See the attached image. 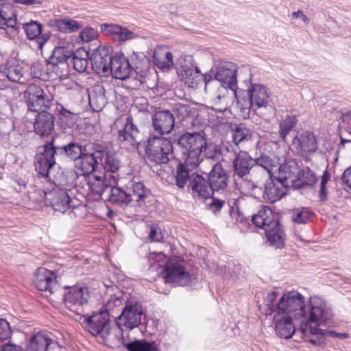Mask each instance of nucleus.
<instances>
[{"instance_id":"nucleus-1","label":"nucleus","mask_w":351,"mask_h":351,"mask_svg":"<svg viewBox=\"0 0 351 351\" xmlns=\"http://www.w3.org/2000/svg\"><path fill=\"white\" fill-rule=\"evenodd\" d=\"M308 311L300 322L298 331L305 343H311L319 335V330L327 327L332 322L334 313L332 308L327 305L325 299L315 296L310 297L307 301Z\"/></svg>"},{"instance_id":"nucleus-2","label":"nucleus","mask_w":351,"mask_h":351,"mask_svg":"<svg viewBox=\"0 0 351 351\" xmlns=\"http://www.w3.org/2000/svg\"><path fill=\"white\" fill-rule=\"evenodd\" d=\"M273 219L256 221L251 219L252 225L248 219L243 215V226L250 229L252 232L260 234L265 240V243L276 250H282L286 247L287 234L285 227L272 224Z\"/></svg>"},{"instance_id":"nucleus-3","label":"nucleus","mask_w":351,"mask_h":351,"mask_svg":"<svg viewBox=\"0 0 351 351\" xmlns=\"http://www.w3.org/2000/svg\"><path fill=\"white\" fill-rule=\"evenodd\" d=\"M243 84L245 86V89H243V101H247L249 104L248 108L243 106V120L250 117L251 111L256 112L258 109L266 108L269 104V99L271 93L269 88L264 84L251 81L248 80H243Z\"/></svg>"},{"instance_id":"nucleus-4","label":"nucleus","mask_w":351,"mask_h":351,"mask_svg":"<svg viewBox=\"0 0 351 351\" xmlns=\"http://www.w3.org/2000/svg\"><path fill=\"white\" fill-rule=\"evenodd\" d=\"M193 169L191 167H184L182 166L181 163L179 164L176 169V185L180 189H184L188 181V189L191 190L193 194L204 198L212 197L208 179L199 174L191 172Z\"/></svg>"},{"instance_id":"nucleus-5","label":"nucleus","mask_w":351,"mask_h":351,"mask_svg":"<svg viewBox=\"0 0 351 351\" xmlns=\"http://www.w3.org/2000/svg\"><path fill=\"white\" fill-rule=\"evenodd\" d=\"M178 145L187 152L184 163L182 166L195 169L202 161V151L206 145V138L201 132H186L178 139Z\"/></svg>"},{"instance_id":"nucleus-6","label":"nucleus","mask_w":351,"mask_h":351,"mask_svg":"<svg viewBox=\"0 0 351 351\" xmlns=\"http://www.w3.org/2000/svg\"><path fill=\"white\" fill-rule=\"evenodd\" d=\"M307 302L298 290L285 291L277 302V314L289 315L293 319L301 320L306 315Z\"/></svg>"},{"instance_id":"nucleus-7","label":"nucleus","mask_w":351,"mask_h":351,"mask_svg":"<svg viewBox=\"0 0 351 351\" xmlns=\"http://www.w3.org/2000/svg\"><path fill=\"white\" fill-rule=\"evenodd\" d=\"M147 159L156 164H166L173 155V145L171 141L163 136H149L145 149Z\"/></svg>"},{"instance_id":"nucleus-8","label":"nucleus","mask_w":351,"mask_h":351,"mask_svg":"<svg viewBox=\"0 0 351 351\" xmlns=\"http://www.w3.org/2000/svg\"><path fill=\"white\" fill-rule=\"evenodd\" d=\"M79 320L90 334L104 341L111 332V323L108 313L99 311L88 317H85L84 314Z\"/></svg>"},{"instance_id":"nucleus-9","label":"nucleus","mask_w":351,"mask_h":351,"mask_svg":"<svg viewBox=\"0 0 351 351\" xmlns=\"http://www.w3.org/2000/svg\"><path fill=\"white\" fill-rule=\"evenodd\" d=\"M29 111L38 112L50 108L53 96L47 95L44 90L34 84H29L23 93Z\"/></svg>"},{"instance_id":"nucleus-10","label":"nucleus","mask_w":351,"mask_h":351,"mask_svg":"<svg viewBox=\"0 0 351 351\" xmlns=\"http://www.w3.org/2000/svg\"><path fill=\"white\" fill-rule=\"evenodd\" d=\"M143 315L141 303L136 299H130L127 301L121 314L117 317V326L120 329L122 326L133 329L141 324Z\"/></svg>"},{"instance_id":"nucleus-11","label":"nucleus","mask_w":351,"mask_h":351,"mask_svg":"<svg viewBox=\"0 0 351 351\" xmlns=\"http://www.w3.org/2000/svg\"><path fill=\"white\" fill-rule=\"evenodd\" d=\"M89 298L87 287L73 286L64 293L63 300L65 306L80 317L84 314V308Z\"/></svg>"},{"instance_id":"nucleus-12","label":"nucleus","mask_w":351,"mask_h":351,"mask_svg":"<svg viewBox=\"0 0 351 351\" xmlns=\"http://www.w3.org/2000/svg\"><path fill=\"white\" fill-rule=\"evenodd\" d=\"M70 51L62 47L55 48L50 56L47 70L54 73L57 77L66 78L69 75Z\"/></svg>"},{"instance_id":"nucleus-13","label":"nucleus","mask_w":351,"mask_h":351,"mask_svg":"<svg viewBox=\"0 0 351 351\" xmlns=\"http://www.w3.org/2000/svg\"><path fill=\"white\" fill-rule=\"evenodd\" d=\"M175 125V117L169 110L156 111L152 115V127L149 136H160L170 134Z\"/></svg>"},{"instance_id":"nucleus-14","label":"nucleus","mask_w":351,"mask_h":351,"mask_svg":"<svg viewBox=\"0 0 351 351\" xmlns=\"http://www.w3.org/2000/svg\"><path fill=\"white\" fill-rule=\"evenodd\" d=\"M181 67L180 75L182 80L191 88H194L202 81L203 76L197 66L193 64V58L191 56H186L178 60Z\"/></svg>"},{"instance_id":"nucleus-15","label":"nucleus","mask_w":351,"mask_h":351,"mask_svg":"<svg viewBox=\"0 0 351 351\" xmlns=\"http://www.w3.org/2000/svg\"><path fill=\"white\" fill-rule=\"evenodd\" d=\"M293 317L285 314H277L273 316L274 329L276 335L285 340H289L298 330V327L293 322Z\"/></svg>"},{"instance_id":"nucleus-16","label":"nucleus","mask_w":351,"mask_h":351,"mask_svg":"<svg viewBox=\"0 0 351 351\" xmlns=\"http://www.w3.org/2000/svg\"><path fill=\"white\" fill-rule=\"evenodd\" d=\"M237 65L232 62L221 63L216 69L215 79L220 82L222 86L230 88L237 99Z\"/></svg>"},{"instance_id":"nucleus-17","label":"nucleus","mask_w":351,"mask_h":351,"mask_svg":"<svg viewBox=\"0 0 351 351\" xmlns=\"http://www.w3.org/2000/svg\"><path fill=\"white\" fill-rule=\"evenodd\" d=\"M97 148V145H93L92 152H88L86 149L82 156L74 162L75 171L78 176H86L95 171L99 159Z\"/></svg>"},{"instance_id":"nucleus-18","label":"nucleus","mask_w":351,"mask_h":351,"mask_svg":"<svg viewBox=\"0 0 351 351\" xmlns=\"http://www.w3.org/2000/svg\"><path fill=\"white\" fill-rule=\"evenodd\" d=\"M58 160L53 149V142H48L44 146L43 152L36 156L35 168L43 177H48L49 170Z\"/></svg>"},{"instance_id":"nucleus-19","label":"nucleus","mask_w":351,"mask_h":351,"mask_svg":"<svg viewBox=\"0 0 351 351\" xmlns=\"http://www.w3.org/2000/svg\"><path fill=\"white\" fill-rule=\"evenodd\" d=\"M44 195L46 204L61 213H64L69 208L75 206L72 204V200L65 189H53L52 191L45 192Z\"/></svg>"},{"instance_id":"nucleus-20","label":"nucleus","mask_w":351,"mask_h":351,"mask_svg":"<svg viewBox=\"0 0 351 351\" xmlns=\"http://www.w3.org/2000/svg\"><path fill=\"white\" fill-rule=\"evenodd\" d=\"M164 277L167 282L186 286L191 282V275L178 263L168 262L164 270Z\"/></svg>"},{"instance_id":"nucleus-21","label":"nucleus","mask_w":351,"mask_h":351,"mask_svg":"<svg viewBox=\"0 0 351 351\" xmlns=\"http://www.w3.org/2000/svg\"><path fill=\"white\" fill-rule=\"evenodd\" d=\"M50 142H53L58 160L68 158L75 162L86 149V147H83L80 141L77 140L71 141L63 145H58L54 138Z\"/></svg>"},{"instance_id":"nucleus-22","label":"nucleus","mask_w":351,"mask_h":351,"mask_svg":"<svg viewBox=\"0 0 351 351\" xmlns=\"http://www.w3.org/2000/svg\"><path fill=\"white\" fill-rule=\"evenodd\" d=\"M318 180L316 173L306 166L297 171L295 178L291 180V189L293 191L314 189Z\"/></svg>"},{"instance_id":"nucleus-23","label":"nucleus","mask_w":351,"mask_h":351,"mask_svg":"<svg viewBox=\"0 0 351 351\" xmlns=\"http://www.w3.org/2000/svg\"><path fill=\"white\" fill-rule=\"evenodd\" d=\"M113 56L109 53V49L105 47H99L94 50L90 58L93 69L97 74L107 75Z\"/></svg>"},{"instance_id":"nucleus-24","label":"nucleus","mask_w":351,"mask_h":351,"mask_svg":"<svg viewBox=\"0 0 351 351\" xmlns=\"http://www.w3.org/2000/svg\"><path fill=\"white\" fill-rule=\"evenodd\" d=\"M109 69V73L121 80L129 77L132 73L129 59L121 52H117L113 56Z\"/></svg>"},{"instance_id":"nucleus-25","label":"nucleus","mask_w":351,"mask_h":351,"mask_svg":"<svg viewBox=\"0 0 351 351\" xmlns=\"http://www.w3.org/2000/svg\"><path fill=\"white\" fill-rule=\"evenodd\" d=\"M33 281L38 290L49 294L53 293V289L56 287L53 272L43 267L37 269Z\"/></svg>"},{"instance_id":"nucleus-26","label":"nucleus","mask_w":351,"mask_h":351,"mask_svg":"<svg viewBox=\"0 0 351 351\" xmlns=\"http://www.w3.org/2000/svg\"><path fill=\"white\" fill-rule=\"evenodd\" d=\"M297 142L295 149H299L300 151L307 149V152L315 153L319 149L318 137L315 135L313 131L306 130L302 132L299 136L296 134L292 140V144Z\"/></svg>"},{"instance_id":"nucleus-27","label":"nucleus","mask_w":351,"mask_h":351,"mask_svg":"<svg viewBox=\"0 0 351 351\" xmlns=\"http://www.w3.org/2000/svg\"><path fill=\"white\" fill-rule=\"evenodd\" d=\"M101 31L105 35L111 36L114 40L118 42H125L137 37V34L133 31L112 23L101 25Z\"/></svg>"},{"instance_id":"nucleus-28","label":"nucleus","mask_w":351,"mask_h":351,"mask_svg":"<svg viewBox=\"0 0 351 351\" xmlns=\"http://www.w3.org/2000/svg\"><path fill=\"white\" fill-rule=\"evenodd\" d=\"M208 180L211 188L212 195L215 191H223L228 185V175L219 163L213 166L212 170L208 176Z\"/></svg>"},{"instance_id":"nucleus-29","label":"nucleus","mask_w":351,"mask_h":351,"mask_svg":"<svg viewBox=\"0 0 351 351\" xmlns=\"http://www.w3.org/2000/svg\"><path fill=\"white\" fill-rule=\"evenodd\" d=\"M96 152L99 153L98 158L104 170L106 171V174L118 175L117 171L120 168V162L115 156V154L99 145H97Z\"/></svg>"},{"instance_id":"nucleus-30","label":"nucleus","mask_w":351,"mask_h":351,"mask_svg":"<svg viewBox=\"0 0 351 351\" xmlns=\"http://www.w3.org/2000/svg\"><path fill=\"white\" fill-rule=\"evenodd\" d=\"M53 128V115L46 110L38 112L34 123L35 133L42 136H49L51 134Z\"/></svg>"},{"instance_id":"nucleus-31","label":"nucleus","mask_w":351,"mask_h":351,"mask_svg":"<svg viewBox=\"0 0 351 351\" xmlns=\"http://www.w3.org/2000/svg\"><path fill=\"white\" fill-rule=\"evenodd\" d=\"M232 141L234 142L236 148H232L234 154V158L233 160V178L235 185L237 189H239L240 180H241V158L240 157L241 150L239 147V144L241 142V130L239 127H237L235 130L231 132Z\"/></svg>"},{"instance_id":"nucleus-32","label":"nucleus","mask_w":351,"mask_h":351,"mask_svg":"<svg viewBox=\"0 0 351 351\" xmlns=\"http://www.w3.org/2000/svg\"><path fill=\"white\" fill-rule=\"evenodd\" d=\"M119 179V175L95 176L89 182L90 188L94 194L101 195L110 189L112 185H116Z\"/></svg>"},{"instance_id":"nucleus-33","label":"nucleus","mask_w":351,"mask_h":351,"mask_svg":"<svg viewBox=\"0 0 351 351\" xmlns=\"http://www.w3.org/2000/svg\"><path fill=\"white\" fill-rule=\"evenodd\" d=\"M318 331L319 335L311 342V345L321 350H325L327 348L330 338L343 340L349 339L350 337L348 332H337L330 328H324V330Z\"/></svg>"},{"instance_id":"nucleus-34","label":"nucleus","mask_w":351,"mask_h":351,"mask_svg":"<svg viewBox=\"0 0 351 351\" xmlns=\"http://www.w3.org/2000/svg\"><path fill=\"white\" fill-rule=\"evenodd\" d=\"M282 215L283 211L277 209L275 205L261 204L258 212L253 214L251 217L256 218V221H265L266 219L269 221L272 219V224L277 225L280 223V226H284L282 222Z\"/></svg>"},{"instance_id":"nucleus-35","label":"nucleus","mask_w":351,"mask_h":351,"mask_svg":"<svg viewBox=\"0 0 351 351\" xmlns=\"http://www.w3.org/2000/svg\"><path fill=\"white\" fill-rule=\"evenodd\" d=\"M139 131L133 123L132 118H127L125 127L119 131L118 141L122 145H136L138 143Z\"/></svg>"},{"instance_id":"nucleus-36","label":"nucleus","mask_w":351,"mask_h":351,"mask_svg":"<svg viewBox=\"0 0 351 351\" xmlns=\"http://www.w3.org/2000/svg\"><path fill=\"white\" fill-rule=\"evenodd\" d=\"M51 26L63 33H73L83 27V23L69 16L51 21Z\"/></svg>"},{"instance_id":"nucleus-37","label":"nucleus","mask_w":351,"mask_h":351,"mask_svg":"<svg viewBox=\"0 0 351 351\" xmlns=\"http://www.w3.org/2000/svg\"><path fill=\"white\" fill-rule=\"evenodd\" d=\"M258 193L262 194V197L265 202L274 204L276 202L280 201L281 199L288 195L287 190H283L279 186H264L263 190L262 187H258Z\"/></svg>"},{"instance_id":"nucleus-38","label":"nucleus","mask_w":351,"mask_h":351,"mask_svg":"<svg viewBox=\"0 0 351 351\" xmlns=\"http://www.w3.org/2000/svg\"><path fill=\"white\" fill-rule=\"evenodd\" d=\"M53 340L49 334L40 332L34 334L27 346V351H47Z\"/></svg>"},{"instance_id":"nucleus-39","label":"nucleus","mask_w":351,"mask_h":351,"mask_svg":"<svg viewBox=\"0 0 351 351\" xmlns=\"http://www.w3.org/2000/svg\"><path fill=\"white\" fill-rule=\"evenodd\" d=\"M0 72L3 76L14 82H19L23 77L21 65L14 60H9L0 66Z\"/></svg>"},{"instance_id":"nucleus-40","label":"nucleus","mask_w":351,"mask_h":351,"mask_svg":"<svg viewBox=\"0 0 351 351\" xmlns=\"http://www.w3.org/2000/svg\"><path fill=\"white\" fill-rule=\"evenodd\" d=\"M108 201L120 206H131V199H130L128 191H125L121 187H117L115 185H112L108 192Z\"/></svg>"},{"instance_id":"nucleus-41","label":"nucleus","mask_w":351,"mask_h":351,"mask_svg":"<svg viewBox=\"0 0 351 351\" xmlns=\"http://www.w3.org/2000/svg\"><path fill=\"white\" fill-rule=\"evenodd\" d=\"M131 199V206H142L145 203L146 190L143 183L134 182L127 188Z\"/></svg>"},{"instance_id":"nucleus-42","label":"nucleus","mask_w":351,"mask_h":351,"mask_svg":"<svg viewBox=\"0 0 351 351\" xmlns=\"http://www.w3.org/2000/svg\"><path fill=\"white\" fill-rule=\"evenodd\" d=\"M155 64L161 70H168L173 65L171 52L165 49H158L154 52Z\"/></svg>"},{"instance_id":"nucleus-43","label":"nucleus","mask_w":351,"mask_h":351,"mask_svg":"<svg viewBox=\"0 0 351 351\" xmlns=\"http://www.w3.org/2000/svg\"><path fill=\"white\" fill-rule=\"evenodd\" d=\"M121 343L128 351H157L158 350V346L154 341H147L146 340L126 341L122 338Z\"/></svg>"},{"instance_id":"nucleus-44","label":"nucleus","mask_w":351,"mask_h":351,"mask_svg":"<svg viewBox=\"0 0 351 351\" xmlns=\"http://www.w3.org/2000/svg\"><path fill=\"white\" fill-rule=\"evenodd\" d=\"M277 164H278V172L283 175H289V176H295V169L299 171L301 167L299 165L298 161L296 158H289L287 154L285 155L283 162H280V158L276 156Z\"/></svg>"},{"instance_id":"nucleus-45","label":"nucleus","mask_w":351,"mask_h":351,"mask_svg":"<svg viewBox=\"0 0 351 351\" xmlns=\"http://www.w3.org/2000/svg\"><path fill=\"white\" fill-rule=\"evenodd\" d=\"M69 65L72 64L73 69L79 72L84 73L88 66V53L85 50H77L75 53L70 51Z\"/></svg>"},{"instance_id":"nucleus-46","label":"nucleus","mask_w":351,"mask_h":351,"mask_svg":"<svg viewBox=\"0 0 351 351\" xmlns=\"http://www.w3.org/2000/svg\"><path fill=\"white\" fill-rule=\"evenodd\" d=\"M130 63L132 66V72H135L140 75H144L149 67L148 58L143 54L134 52L130 56Z\"/></svg>"},{"instance_id":"nucleus-47","label":"nucleus","mask_w":351,"mask_h":351,"mask_svg":"<svg viewBox=\"0 0 351 351\" xmlns=\"http://www.w3.org/2000/svg\"><path fill=\"white\" fill-rule=\"evenodd\" d=\"M123 302L124 300L122 298L117 295H111L100 311L108 313L109 318L111 317L117 319L118 313L119 311H122V309L123 308H122Z\"/></svg>"},{"instance_id":"nucleus-48","label":"nucleus","mask_w":351,"mask_h":351,"mask_svg":"<svg viewBox=\"0 0 351 351\" xmlns=\"http://www.w3.org/2000/svg\"><path fill=\"white\" fill-rule=\"evenodd\" d=\"M315 213L307 206H300L293 209L291 220L295 224H307Z\"/></svg>"},{"instance_id":"nucleus-49","label":"nucleus","mask_w":351,"mask_h":351,"mask_svg":"<svg viewBox=\"0 0 351 351\" xmlns=\"http://www.w3.org/2000/svg\"><path fill=\"white\" fill-rule=\"evenodd\" d=\"M280 293L276 288L272 289L269 291L266 296L263 297V304L265 306V311L263 312L264 315L267 317L274 315L277 311V304H275V301L279 296Z\"/></svg>"},{"instance_id":"nucleus-50","label":"nucleus","mask_w":351,"mask_h":351,"mask_svg":"<svg viewBox=\"0 0 351 351\" xmlns=\"http://www.w3.org/2000/svg\"><path fill=\"white\" fill-rule=\"evenodd\" d=\"M252 167L253 158L250 155L248 152L243 150V177L248 174ZM243 182L247 184V186L250 190H254L257 188V185L251 180L243 178Z\"/></svg>"},{"instance_id":"nucleus-51","label":"nucleus","mask_w":351,"mask_h":351,"mask_svg":"<svg viewBox=\"0 0 351 351\" xmlns=\"http://www.w3.org/2000/svg\"><path fill=\"white\" fill-rule=\"evenodd\" d=\"M57 110L59 112V118L62 124L67 127L73 126L77 119V114L64 108L62 105L57 107Z\"/></svg>"},{"instance_id":"nucleus-52","label":"nucleus","mask_w":351,"mask_h":351,"mask_svg":"<svg viewBox=\"0 0 351 351\" xmlns=\"http://www.w3.org/2000/svg\"><path fill=\"white\" fill-rule=\"evenodd\" d=\"M22 28L25 32L26 36L29 40L36 38L42 32V25L32 20L29 22L23 23Z\"/></svg>"},{"instance_id":"nucleus-53","label":"nucleus","mask_w":351,"mask_h":351,"mask_svg":"<svg viewBox=\"0 0 351 351\" xmlns=\"http://www.w3.org/2000/svg\"><path fill=\"white\" fill-rule=\"evenodd\" d=\"M298 120L296 115L287 114L285 118L279 121V131L290 133L296 126Z\"/></svg>"},{"instance_id":"nucleus-54","label":"nucleus","mask_w":351,"mask_h":351,"mask_svg":"<svg viewBox=\"0 0 351 351\" xmlns=\"http://www.w3.org/2000/svg\"><path fill=\"white\" fill-rule=\"evenodd\" d=\"M202 153L206 158L216 160L221 155V150L220 146L213 143L208 144L206 141Z\"/></svg>"},{"instance_id":"nucleus-55","label":"nucleus","mask_w":351,"mask_h":351,"mask_svg":"<svg viewBox=\"0 0 351 351\" xmlns=\"http://www.w3.org/2000/svg\"><path fill=\"white\" fill-rule=\"evenodd\" d=\"M98 32L92 27L83 28L79 35V38L83 43H88L95 40L97 38Z\"/></svg>"},{"instance_id":"nucleus-56","label":"nucleus","mask_w":351,"mask_h":351,"mask_svg":"<svg viewBox=\"0 0 351 351\" xmlns=\"http://www.w3.org/2000/svg\"><path fill=\"white\" fill-rule=\"evenodd\" d=\"M12 335L9 323L4 319H0V345L8 341Z\"/></svg>"},{"instance_id":"nucleus-57","label":"nucleus","mask_w":351,"mask_h":351,"mask_svg":"<svg viewBox=\"0 0 351 351\" xmlns=\"http://www.w3.org/2000/svg\"><path fill=\"white\" fill-rule=\"evenodd\" d=\"M261 158L263 159V164L261 167L264 169L267 172V173L271 172L274 167L276 166L277 161L275 162L274 160L271 158L265 152L261 153Z\"/></svg>"},{"instance_id":"nucleus-58","label":"nucleus","mask_w":351,"mask_h":351,"mask_svg":"<svg viewBox=\"0 0 351 351\" xmlns=\"http://www.w3.org/2000/svg\"><path fill=\"white\" fill-rule=\"evenodd\" d=\"M31 75L34 78L45 80L43 66L40 63H34L31 66Z\"/></svg>"},{"instance_id":"nucleus-59","label":"nucleus","mask_w":351,"mask_h":351,"mask_svg":"<svg viewBox=\"0 0 351 351\" xmlns=\"http://www.w3.org/2000/svg\"><path fill=\"white\" fill-rule=\"evenodd\" d=\"M327 185L328 184L319 183L318 198L319 201L322 203L326 202L328 199L329 191Z\"/></svg>"},{"instance_id":"nucleus-60","label":"nucleus","mask_w":351,"mask_h":351,"mask_svg":"<svg viewBox=\"0 0 351 351\" xmlns=\"http://www.w3.org/2000/svg\"><path fill=\"white\" fill-rule=\"evenodd\" d=\"M291 18L293 19H301V20L305 25L308 24L311 21L310 19L307 16L306 14H305V13L302 9H298L296 11H293L291 13Z\"/></svg>"},{"instance_id":"nucleus-61","label":"nucleus","mask_w":351,"mask_h":351,"mask_svg":"<svg viewBox=\"0 0 351 351\" xmlns=\"http://www.w3.org/2000/svg\"><path fill=\"white\" fill-rule=\"evenodd\" d=\"M280 176L274 175L273 171L268 173V178L265 180L264 186H276L280 180Z\"/></svg>"},{"instance_id":"nucleus-62","label":"nucleus","mask_w":351,"mask_h":351,"mask_svg":"<svg viewBox=\"0 0 351 351\" xmlns=\"http://www.w3.org/2000/svg\"><path fill=\"white\" fill-rule=\"evenodd\" d=\"M0 351H23V349L21 346L8 341L0 345Z\"/></svg>"},{"instance_id":"nucleus-63","label":"nucleus","mask_w":351,"mask_h":351,"mask_svg":"<svg viewBox=\"0 0 351 351\" xmlns=\"http://www.w3.org/2000/svg\"><path fill=\"white\" fill-rule=\"evenodd\" d=\"M339 138H340V141L337 144L338 149H337V150L335 152V157L334 158V162H338V160H339V153L340 149H343L345 147L346 144L351 143L350 139L345 138H343L342 136V134H341V132H339Z\"/></svg>"},{"instance_id":"nucleus-64","label":"nucleus","mask_w":351,"mask_h":351,"mask_svg":"<svg viewBox=\"0 0 351 351\" xmlns=\"http://www.w3.org/2000/svg\"><path fill=\"white\" fill-rule=\"evenodd\" d=\"M149 239L152 241H160L162 239L161 232L155 226H152L149 232Z\"/></svg>"}]
</instances>
